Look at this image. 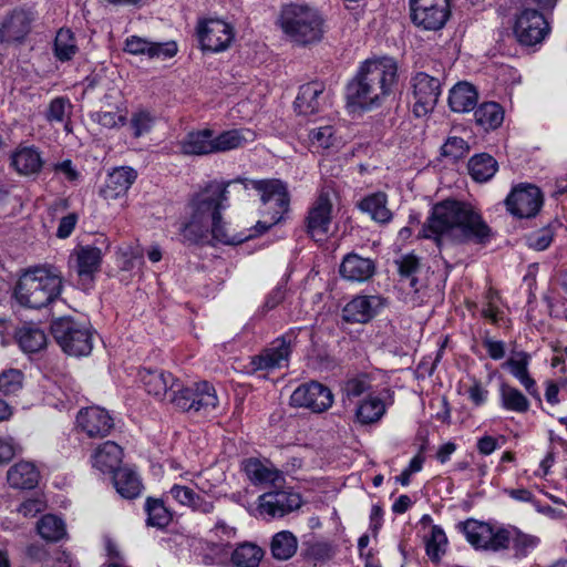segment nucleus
Instances as JSON below:
<instances>
[{"instance_id": "nucleus-1", "label": "nucleus", "mask_w": 567, "mask_h": 567, "mask_svg": "<svg viewBox=\"0 0 567 567\" xmlns=\"http://www.w3.org/2000/svg\"><path fill=\"white\" fill-rule=\"evenodd\" d=\"M289 203L287 187L278 179L210 181L187 204L182 241L189 246L241 245L278 224Z\"/></svg>"}, {"instance_id": "nucleus-2", "label": "nucleus", "mask_w": 567, "mask_h": 567, "mask_svg": "<svg viewBox=\"0 0 567 567\" xmlns=\"http://www.w3.org/2000/svg\"><path fill=\"white\" fill-rule=\"evenodd\" d=\"M419 236L437 246H486L492 243L495 231L471 204L445 199L432 207Z\"/></svg>"}, {"instance_id": "nucleus-3", "label": "nucleus", "mask_w": 567, "mask_h": 567, "mask_svg": "<svg viewBox=\"0 0 567 567\" xmlns=\"http://www.w3.org/2000/svg\"><path fill=\"white\" fill-rule=\"evenodd\" d=\"M140 379L146 392L158 400L171 391L172 404L183 412L208 414L218 405L216 390L207 381L185 386L169 372L145 368L140 371Z\"/></svg>"}, {"instance_id": "nucleus-4", "label": "nucleus", "mask_w": 567, "mask_h": 567, "mask_svg": "<svg viewBox=\"0 0 567 567\" xmlns=\"http://www.w3.org/2000/svg\"><path fill=\"white\" fill-rule=\"evenodd\" d=\"M398 81V64L383 56L367 60L347 85V102L351 107L371 109L393 92Z\"/></svg>"}, {"instance_id": "nucleus-5", "label": "nucleus", "mask_w": 567, "mask_h": 567, "mask_svg": "<svg viewBox=\"0 0 567 567\" xmlns=\"http://www.w3.org/2000/svg\"><path fill=\"white\" fill-rule=\"evenodd\" d=\"M62 288V274L56 267L35 266L20 276L14 297L21 306L39 309L54 301Z\"/></svg>"}, {"instance_id": "nucleus-6", "label": "nucleus", "mask_w": 567, "mask_h": 567, "mask_svg": "<svg viewBox=\"0 0 567 567\" xmlns=\"http://www.w3.org/2000/svg\"><path fill=\"white\" fill-rule=\"evenodd\" d=\"M284 34L293 43L307 45L320 41L324 20L320 12L305 3H289L281 8L278 20Z\"/></svg>"}, {"instance_id": "nucleus-7", "label": "nucleus", "mask_w": 567, "mask_h": 567, "mask_svg": "<svg viewBox=\"0 0 567 567\" xmlns=\"http://www.w3.org/2000/svg\"><path fill=\"white\" fill-rule=\"evenodd\" d=\"M51 332L62 350L74 357L91 353L93 348V332L86 323L63 317L54 320Z\"/></svg>"}, {"instance_id": "nucleus-8", "label": "nucleus", "mask_w": 567, "mask_h": 567, "mask_svg": "<svg viewBox=\"0 0 567 567\" xmlns=\"http://www.w3.org/2000/svg\"><path fill=\"white\" fill-rule=\"evenodd\" d=\"M337 198L338 192L334 183L326 182L308 209L305 218L306 231L317 244L323 241L329 233L333 203Z\"/></svg>"}, {"instance_id": "nucleus-9", "label": "nucleus", "mask_w": 567, "mask_h": 567, "mask_svg": "<svg viewBox=\"0 0 567 567\" xmlns=\"http://www.w3.org/2000/svg\"><path fill=\"white\" fill-rule=\"evenodd\" d=\"M457 528L476 549L498 551L508 548L511 544L509 530L505 528L494 529L489 524L473 518L460 522Z\"/></svg>"}, {"instance_id": "nucleus-10", "label": "nucleus", "mask_w": 567, "mask_h": 567, "mask_svg": "<svg viewBox=\"0 0 567 567\" xmlns=\"http://www.w3.org/2000/svg\"><path fill=\"white\" fill-rule=\"evenodd\" d=\"M513 32L519 44L533 47L546 39L550 25L545 13L533 8H524L516 14Z\"/></svg>"}, {"instance_id": "nucleus-11", "label": "nucleus", "mask_w": 567, "mask_h": 567, "mask_svg": "<svg viewBox=\"0 0 567 567\" xmlns=\"http://www.w3.org/2000/svg\"><path fill=\"white\" fill-rule=\"evenodd\" d=\"M412 23L426 31L442 29L450 18L449 0H409Z\"/></svg>"}, {"instance_id": "nucleus-12", "label": "nucleus", "mask_w": 567, "mask_h": 567, "mask_svg": "<svg viewBox=\"0 0 567 567\" xmlns=\"http://www.w3.org/2000/svg\"><path fill=\"white\" fill-rule=\"evenodd\" d=\"M410 83L414 99L413 113L417 117L425 116L437 104L442 93L441 80L425 72H417L411 78Z\"/></svg>"}, {"instance_id": "nucleus-13", "label": "nucleus", "mask_w": 567, "mask_h": 567, "mask_svg": "<svg viewBox=\"0 0 567 567\" xmlns=\"http://www.w3.org/2000/svg\"><path fill=\"white\" fill-rule=\"evenodd\" d=\"M291 405L306 408L315 413L328 410L333 403L331 390L317 381L300 384L290 396Z\"/></svg>"}, {"instance_id": "nucleus-14", "label": "nucleus", "mask_w": 567, "mask_h": 567, "mask_svg": "<svg viewBox=\"0 0 567 567\" xmlns=\"http://www.w3.org/2000/svg\"><path fill=\"white\" fill-rule=\"evenodd\" d=\"M197 37L203 50L220 52L231 43L234 29L224 20L207 19L198 23Z\"/></svg>"}, {"instance_id": "nucleus-15", "label": "nucleus", "mask_w": 567, "mask_h": 567, "mask_svg": "<svg viewBox=\"0 0 567 567\" xmlns=\"http://www.w3.org/2000/svg\"><path fill=\"white\" fill-rule=\"evenodd\" d=\"M543 196L534 185H518L512 189L505 199L507 210L518 218L534 217L540 209Z\"/></svg>"}, {"instance_id": "nucleus-16", "label": "nucleus", "mask_w": 567, "mask_h": 567, "mask_svg": "<svg viewBox=\"0 0 567 567\" xmlns=\"http://www.w3.org/2000/svg\"><path fill=\"white\" fill-rule=\"evenodd\" d=\"M386 306L380 295H358L342 308V320L348 323H368Z\"/></svg>"}, {"instance_id": "nucleus-17", "label": "nucleus", "mask_w": 567, "mask_h": 567, "mask_svg": "<svg viewBox=\"0 0 567 567\" xmlns=\"http://www.w3.org/2000/svg\"><path fill=\"white\" fill-rule=\"evenodd\" d=\"M34 14L31 10L14 9L0 24V43L6 45L20 44L31 31Z\"/></svg>"}, {"instance_id": "nucleus-18", "label": "nucleus", "mask_w": 567, "mask_h": 567, "mask_svg": "<svg viewBox=\"0 0 567 567\" xmlns=\"http://www.w3.org/2000/svg\"><path fill=\"white\" fill-rule=\"evenodd\" d=\"M301 506L298 493L276 491L265 493L258 498V512L268 518L282 517Z\"/></svg>"}, {"instance_id": "nucleus-19", "label": "nucleus", "mask_w": 567, "mask_h": 567, "mask_svg": "<svg viewBox=\"0 0 567 567\" xmlns=\"http://www.w3.org/2000/svg\"><path fill=\"white\" fill-rule=\"evenodd\" d=\"M70 269L78 276V282L83 289L92 287L101 270V250H76L69 259Z\"/></svg>"}, {"instance_id": "nucleus-20", "label": "nucleus", "mask_w": 567, "mask_h": 567, "mask_svg": "<svg viewBox=\"0 0 567 567\" xmlns=\"http://www.w3.org/2000/svg\"><path fill=\"white\" fill-rule=\"evenodd\" d=\"M76 423L81 431L92 439L105 437L114 427L109 412L100 406L82 409L76 415Z\"/></svg>"}, {"instance_id": "nucleus-21", "label": "nucleus", "mask_w": 567, "mask_h": 567, "mask_svg": "<svg viewBox=\"0 0 567 567\" xmlns=\"http://www.w3.org/2000/svg\"><path fill=\"white\" fill-rule=\"evenodd\" d=\"M290 353L291 338L282 336L276 339L259 355L254 357L251 363L256 370L279 369L288 365Z\"/></svg>"}, {"instance_id": "nucleus-22", "label": "nucleus", "mask_w": 567, "mask_h": 567, "mask_svg": "<svg viewBox=\"0 0 567 567\" xmlns=\"http://www.w3.org/2000/svg\"><path fill=\"white\" fill-rule=\"evenodd\" d=\"M124 50L134 55H147L151 59L166 60L177 53V45L174 41L151 42L144 38L132 35L126 39Z\"/></svg>"}, {"instance_id": "nucleus-23", "label": "nucleus", "mask_w": 567, "mask_h": 567, "mask_svg": "<svg viewBox=\"0 0 567 567\" xmlns=\"http://www.w3.org/2000/svg\"><path fill=\"white\" fill-rule=\"evenodd\" d=\"M136 177L137 173L132 167H117L107 175L101 195L109 200L116 199L127 193Z\"/></svg>"}, {"instance_id": "nucleus-24", "label": "nucleus", "mask_w": 567, "mask_h": 567, "mask_svg": "<svg viewBox=\"0 0 567 567\" xmlns=\"http://www.w3.org/2000/svg\"><path fill=\"white\" fill-rule=\"evenodd\" d=\"M529 363L530 354L525 351H516L503 363V368L507 369L511 374L519 381L528 394L538 398L536 381L530 377L528 371Z\"/></svg>"}, {"instance_id": "nucleus-25", "label": "nucleus", "mask_w": 567, "mask_h": 567, "mask_svg": "<svg viewBox=\"0 0 567 567\" xmlns=\"http://www.w3.org/2000/svg\"><path fill=\"white\" fill-rule=\"evenodd\" d=\"M43 159L35 146L20 145L11 155V165L22 176H32L41 172Z\"/></svg>"}, {"instance_id": "nucleus-26", "label": "nucleus", "mask_w": 567, "mask_h": 567, "mask_svg": "<svg viewBox=\"0 0 567 567\" xmlns=\"http://www.w3.org/2000/svg\"><path fill=\"white\" fill-rule=\"evenodd\" d=\"M39 470L32 462L28 461L16 463L7 473L9 485L17 489L34 488L39 483Z\"/></svg>"}, {"instance_id": "nucleus-27", "label": "nucleus", "mask_w": 567, "mask_h": 567, "mask_svg": "<svg viewBox=\"0 0 567 567\" xmlns=\"http://www.w3.org/2000/svg\"><path fill=\"white\" fill-rule=\"evenodd\" d=\"M123 458V451L120 445L112 441L101 444L92 456V464L103 473H115Z\"/></svg>"}, {"instance_id": "nucleus-28", "label": "nucleus", "mask_w": 567, "mask_h": 567, "mask_svg": "<svg viewBox=\"0 0 567 567\" xmlns=\"http://www.w3.org/2000/svg\"><path fill=\"white\" fill-rule=\"evenodd\" d=\"M374 271V264L370 258H363L355 252L348 254L340 266V274L351 281L369 279Z\"/></svg>"}, {"instance_id": "nucleus-29", "label": "nucleus", "mask_w": 567, "mask_h": 567, "mask_svg": "<svg viewBox=\"0 0 567 567\" xmlns=\"http://www.w3.org/2000/svg\"><path fill=\"white\" fill-rule=\"evenodd\" d=\"M478 93L474 85L468 82H458L449 94V105L453 112L467 113L475 109Z\"/></svg>"}, {"instance_id": "nucleus-30", "label": "nucleus", "mask_w": 567, "mask_h": 567, "mask_svg": "<svg viewBox=\"0 0 567 567\" xmlns=\"http://www.w3.org/2000/svg\"><path fill=\"white\" fill-rule=\"evenodd\" d=\"M323 85L319 82H309L300 86L295 101V109L299 114L310 115L320 110Z\"/></svg>"}, {"instance_id": "nucleus-31", "label": "nucleus", "mask_w": 567, "mask_h": 567, "mask_svg": "<svg viewBox=\"0 0 567 567\" xmlns=\"http://www.w3.org/2000/svg\"><path fill=\"white\" fill-rule=\"evenodd\" d=\"M179 150L185 155H207L214 153L213 131L209 128L189 132L181 142Z\"/></svg>"}, {"instance_id": "nucleus-32", "label": "nucleus", "mask_w": 567, "mask_h": 567, "mask_svg": "<svg viewBox=\"0 0 567 567\" xmlns=\"http://www.w3.org/2000/svg\"><path fill=\"white\" fill-rule=\"evenodd\" d=\"M255 133L249 128H233L215 136L213 134L214 153H224L254 142Z\"/></svg>"}, {"instance_id": "nucleus-33", "label": "nucleus", "mask_w": 567, "mask_h": 567, "mask_svg": "<svg viewBox=\"0 0 567 567\" xmlns=\"http://www.w3.org/2000/svg\"><path fill=\"white\" fill-rule=\"evenodd\" d=\"M113 483L116 492L127 499L136 498L141 495L143 484L140 475L130 467H121L113 474Z\"/></svg>"}, {"instance_id": "nucleus-34", "label": "nucleus", "mask_w": 567, "mask_h": 567, "mask_svg": "<svg viewBox=\"0 0 567 567\" xmlns=\"http://www.w3.org/2000/svg\"><path fill=\"white\" fill-rule=\"evenodd\" d=\"M244 471L254 484L277 485L284 481L282 474L277 468L266 465L257 458H249L244 464Z\"/></svg>"}, {"instance_id": "nucleus-35", "label": "nucleus", "mask_w": 567, "mask_h": 567, "mask_svg": "<svg viewBox=\"0 0 567 567\" xmlns=\"http://www.w3.org/2000/svg\"><path fill=\"white\" fill-rule=\"evenodd\" d=\"M386 412L384 401L375 395L369 394L361 400L355 409V421L361 425L378 423Z\"/></svg>"}, {"instance_id": "nucleus-36", "label": "nucleus", "mask_w": 567, "mask_h": 567, "mask_svg": "<svg viewBox=\"0 0 567 567\" xmlns=\"http://www.w3.org/2000/svg\"><path fill=\"white\" fill-rule=\"evenodd\" d=\"M386 195L384 193L379 192L364 197L358 204V207L363 213L369 214L374 221L379 224H386L392 219V213L386 207Z\"/></svg>"}, {"instance_id": "nucleus-37", "label": "nucleus", "mask_w": 567, "mask_h": 567, "mask_svg": "<svg viewBox=\"0 0 567 567\" xmlns=\"http://www.w3.org/2000/svg\"><path fill=\"white\" fill-rule=\"evenodd\" d=\"M16 339L23 352L34 353L47 346V336L42 329L33 324H24L16 332Z\"/></svg>"}, {"instance_id": "nucleus-38", "label": "nucleus", "mask_w": 567, "mask_h": 567, "mask_svg": "<svg viewBox=\"0 0 567 567\" xmlns=\"http://www.w3.org/2000/svg\"><path fill=\"white\" fill-rule=\"evenodd\" d=\"M467 168L475 182L485 183L495 175L498 164L489 154L481 153L471 157Z\"/></svg>"}, {"instance_id": "nucleus-39", "label": "nucleus", "mask_w": 567, "mask_h": 567, "mask_svg": "<svg viewBox=\"0 0 567 567\" xmlns=\"http://www.w3.org/2000/svg\"><path fill=\"white\" fill-rule=\"evenodd\" d=\"M498 392L501 405L506 411L525 413L529 410L528 399L517 388L502 382Z\"/></svg>"}, {"instance_id": "nucleus-40", "label": "nucleus", "mask_w": 567, "mask_h": 567, "mask_svg": "<svg viewBox=\"0 0 567 567\" xmlns=\"http://www.w3.org/2000/svg\"><path fill=\"white\" fill-rule=\"evenodd\" d=\"M298 549V539L289 530L276 533L270 542V551L277 560L290 559Z\"/></svg>"}, {"instance_id": "nucleus-41", "label": "nucleus", "mask_w": 567, "mask_h": 567, "mask_svg": "<svg viewBox=\"0 0 567 567\" xmlns=\"http://www.w3.org/2000/svg\"><path fill=\"white\" fill-rule=\"evenodd\" d=\"M477 125L484 130H495L504 121V111L496 102L482 103L474 113Z\"/></svg>"}, {"instance_id": "nucleus-42", "label": "nucleus", "mask_w": 567, "mask_h": 567, "mask_svg": "<svg viewBox=\"0 0 567 567\" xmlns=\"http://www.w3.org/2000/svg\"><path fill=\"white\" fill-rule=\"evenodd\" d=\"M73 105L68 97L58 96L51 100L45 110V120L53 123L64 124L66 132H70L69 121L72 115Z\"/></svg>"}, {"instance_id": "nucleus-43", "label": "nucleus", "mask_w": 567, "mask_h": 567, "mask_svg": "<svg viewBox=\"0 0 567 567\" xmlns=\"http://www.w3.org/2000/svg\"><path fill=\"white\" fill-rule=\"evenodd\" d=\"M264 557V550L252 544L243 543L231 554V563L236 567H258Z\"/></svg>"}, {"instance_id": "nucleus-44", "label": "nucleus", "mask_w": 567, "mask_h": 567, "mask_svg": "<svg viewBox=\"0 0 567 567\" xmlns=\"http://www.w3.org/2000/svg\"><path fill=\"white\" fill-rule=\"evenodd\" d=\"M37 530L41 538L52 543L61 540L66 534L64 522L51 514L40 518L37 524Z\"/></svg>"}, {"instance_id": "nucleus-45", "label": "nucleus", "mask_w": 567, "mask_h": 567, "mask_svg": "<svg viewBox=\"0 0 567 567\" xmlns=\"http://www.w3.org/2000/svg\"><path fill=\"white\" fill-rule=\"evenodd\" d=\"M145 511L148 526L165 528L172 520V513L162 499L148 497L145 503Z\"/></svg>"}, {"instance_id": "nucleus-46", "label": "nucleus", "mask_w": 567, "mask_h": 567, "mask_svg": "<svg viewBox=\"0 0 567 567\" xmlns=\"http://www.w3.org/2000/svg\"><path fill=\"white\" fill-rule=\"evenodd\" d=\"M447 537L443 528L439 525L431 527L430 536L425 539V550L429 558L437 563L446 553Z\"/></svg>"}, {"instance_id": "nucleus-47", "label": "nucleus", "mask_w": 567, "mask_h": 567, "mask_svg": "<svg viewBox=\"0 0 567 567\" xmlns=\"http://www.w3.org/2000/svg\"><path fill=\"white\" fill-rule=\"evenodd\" d=\"M78 52L74 34L69 29H60L54 40V54L60 61L71 60Z\"/></svg>"}, {"instance_id": "nucleus-48", "label": "nucleus", "mask_w": 567, "mask_h": 567, "mask_svg": "<svg viewBox=\"0 0 567 567\" xmlns=\"http://www.w3.org/2000/svg\"><path fill=\"white\" fill-rule=\"evenodd\" d=\"M156 122V116L148 110L140 109L132 113L130 127L133 136L138 138L151 132Z\"/></svg>"}, {"instance_id": "nucleus-49", "label": "nucleus", "mask_w": 567, "mask_h": 567, "mask_svg": "<svg viewBox=\"0 0 567 567\" xmlns=\"http://www.w3.org/2000/svg\"><path fill=\"white\" fill-rule=\"evenodd\" d=\"M470 152L468 143L458 136H450L441 147V154L444 157L456 162Z\"/></svg>"}, {"instance_id": "nucleus-50", "label": "nucleus", "mask_w": 567, "mask_h": 567, "mask_svg": "<svg viewBox=\"0 0 567 567\" xmlns=\"http://www.w3.org/2000/svg\"><path fill=\"white\" fill-rule=\"evenodd\" d=\"M23 374L18 369L4 370L0 374V392L8 395L14 394L22 389Z\"/></svg>"}, {"instance_id": "nucleus-51", "label": "nucleus", "mask_w": 567, "mask_h": 567, "mask_svg": "<svg viewBox=\"0 0 567 567\" xmlns=\"http://www.w3.org/2000/svg\"><path fill=\"white\" fill-rule=\"evenodd\" d=\"M308 136L312 146L323 150L333 146L337 141L334 128L330 125L312 128Z\"/></svg>"}, {"instance_id": "nucleus-52", "label": "nucleus", "mask_w": 567, "mask_h": 567, "mask_svg": "<svg viewBox=\"0 0 567 567\" xmlns=\"http://www.w3.org/2000/svg\"><path fill=\"white\" fill-rule=\"evenodd\" d=\"M91 120L105 128H115L126 123V116L117 111H96L91 113Z\"/></svg>"}, {"instance_id": "nucleus-53", "label": "nucleus", "mask_w": 567, "mask_h": 567, "mask_svg": "<svg viewBox=\"0 0 567 567\" xmlns=\"http://www.w3.org/2000/svg\"><path fill=\"white\" fill-rule=\"evenodd\" d=\"M372 385L367 375H360L348 380L344 384V393L348 398H359L371 390Z\"/></svg>"}, {"instance_id": "nucleus-54", "label": "nucleus", "mask_w": 567, "mask_h": 567, "mask_svg": "<svg viewBox=\"0 0 567 567\" xmlns=\"http://www.w3.org/2000/svg\"><path fill=\"white\" fill-rule=\"evenodd\" d=\"M516 556H526L538 545V538L532 535L515 532V537L511 536Z\"/></svg>"}, {"instance_id": "nucleus-55", "label": "nucleus", "mask_w": 567, "mask_h": 567, "mask_svg": "<svg viewBox=\"0 0 567 567\" xmlns=\"http://www.w3.org/2000/svg\"><path fill=\"white\" fill-rule=\"evenodd\" d=\"M557 231H564L561 225H549L535 233L534 245L536 248H548L554 244Z\"/></svg>"}, {"instance_id": "nucleus-56", "label": "nucleus", "mask_w": 567, "mask_h": 567, "mask_svg": "<svg viewBox=\"0 0 567 567\" xmlns=\"http://www.w3.org/2000/svg\"><path fill=\"white\" fill-rule=\"evenodd\" d=\"M396 265L400 279H402L403 277L416 275L420 270L419 259L412 254L402 257L400 260L396 261Z\"/></svg>"}, {"instance_id": "nucleus-57", "label": "nucleus", "mask_w": 567, "mask_h": 567, "mask_svg": "<svg viewBox=\"0 0 567 567\" xmlns=\"http://www.w3.org/2000/svg\"><path fill=\"white\" fill-rule=\"evenodd\" d=\"M308 557L317 563L329 560L333 556L332 546L328 543H315L308 548Z\"/></svg>"}, {"instance_id": "nucleus-58", "label": "nucleus", "mask_w": 567, "mask_h": 567, "mask_svg": "<svg viewBox=\"0 0 567 567\" xmlns=\"http://www.w3.org/2000/svg\"><path fill=\"white\" fill-rule=\"evenodd\" d=\"M468 399L475 406L483 405L488 398V390L478 380H473L467 390Z\"/></svg>"}, {"instance_id": "nucleus-59", "label": "nucleus", "mask_w": 567, "mask_h": 567, "mask_svg": "<svg viewBox=\"0 0 567 567\" xmlns=\"http://www.w3.org/2000/svg\"><path fill=\"white\" fill-rule=\"evenodd\" d=\"M169 494L181 505L189 506L195 492L190 487L175 484L171 487Z\"/></svg>"}, {"instance_id": "nucleus-60", "label": "nucleus", "mask_w": 567, "mask_h": 567, "mask_svg": "<svg viewBox=\"0 0 567 567\" xmlns=\"http://www.w3.org/2000/svg\"><path fill=\"white\" fill-rule=\"evenodd\" d=\"M44 508L45 504L40 498H29L19 506L18 512L24 517H34Z\"/></svg>"}, {"instance_id": "nucleus-61", "label": "nucleus", "mask_w": 567, "mask_h": 567, "mask_svg": "<svg viewBox=\"0 0 567 567\" xmlns=\"http://www.w3.org/2000/svg\"><path fill=\"white\" fill-rule=\"evenodd\" d=\"M483 347L493 360H501L505 355V343L503 341L485 338L483 340Z\"/></svg>"}, {"instance_id": "nucleus-62", "label": "nucleus", "mask_w": 567, "mask_h": 567, "mask_svg": "<svg viewBox=\"0 0 567 567\" xmlns=\"http://www.w3.org/2000/svg\"><path fill=\"white\" fill-rule=\"evenodd\" d=\"M76 221L78 217L74 214H69L68 216L62 217L59 223L56 236L59 238H68L72 234Z\"/></svg>"}, {"instance_id": "nucleus-63", "label": "nucleus", "mask_w": 567, "mask_h": 567, "mask_svg": "<svg viewBox=\"0 0 567 567\" xmlns=\"http://www.w3.org/2000/svg\"><path fill=\"white\" fill-rule=\"evenodd\" d=\"M214 535L221 540L234 538L236 535V528L228 525L225 520L219 519L210 530Z\"/></svg>"}, {"instance_id": "nucleus-64", "label": "nucleus", "mask_w": 567, "mask_h": 567, "mask_svg": "<svg viewBox=\"0 0 567 567\" xmlns=\"http://www.w3.org/2000/svg\"><path fill=\"white\" fill-rule=\"evenodd\" d=\"M477 451L482 455H491L494 451L498 449L497 439L491 435H484L477 441Z\"/></svg>"}]
</instances>
